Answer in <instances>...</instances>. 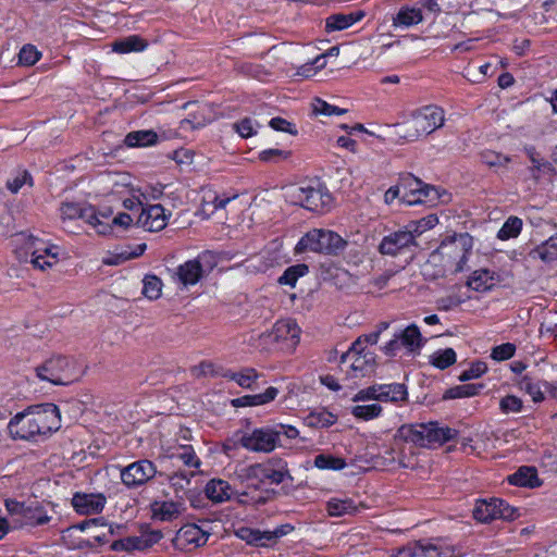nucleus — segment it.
<instances>
[{"mask_svg": "<svg viewBox=\"0 0 557 557\" xmlns=\"http://www.w3.org/2000/svg\"><path fill=\"white\" fill-rule=\"evenodd\" d=\"M472 248L473 238L468 233L446 237L430 253L424 265V274L436 278L463 271Z\"/></svg>", "mask_w": 557, "mask_h": 557, "instance_id": "nucleus-1", "label": "nucleus"}, {"mask_svg": "<svg viewBox=\"0 0 557 557\" xmlns=\"http://www.w3.org/2000/svg\"><path fill=\"white\" fill-rule=\"evenodd\" d=\"M15 245L17 259L21 262L30 263L35 270L39 271L52 269L63 256L61 247L33 235H17Z\"/></svg>", "mask_w": 557, "mask_h": 557, "instance_id": "nucleus-2", "label": "nucleus"}, {"mask_svg": "<svg viewBox=\"0 0 557 557\" xmlns=\"http://www.w3.org/2000/svg\"><path fill=\"white\" fill-rule=\"evenodd\" d=\"M444 123V110L436 106H426L413 112L410 119L398 125V134L403 138L413 141L434 133Z\"/></svg>", "mask_w": 557, "mask_h": 557, "instance_id": "nucleus-3", "label": "nucleus"}, {"mask_svg": "<svg viewBox=\"0 0 557 557\" xmlns=\"http://www.w3.org/2000/svg\"><path fill=\"white\" fill-rule=\"evenodd\" d=\"M284 198L294 206H300L310 211H322L330 208L332 197L321 186L289 185L284 188Z\"/></svg>", "mask_w": 557, "mask_h": 557, "instance_id": "nucleus-4", "label": "nucleus"}, {"mask_svg": "<svg viewBox=\"0 0 557 557\" xmlns=\"http://www.w3.org/2000/svg\"><path fill=\"white\" fill-rule=\"evenodd\" d=\"M300 329L293 320L277 321L271 331L259 335V346L265 350L277 348L293 351L299 343Z\"/></svg>", "mask_w": 557, "mask_h": 557, "instance_id": "nucleus-5", "label": "nucleus"}, {"mask_svg": "<svg viewBox=\"0 0 557 557\" xmlns=\"http://www.w3.org/2000/svg\"><path fill=\"white\" fill-rule=\"evenodd\" d=\"M346 246V242L335 232L314 228L309 231L296 245L297 253L313 251L326 255L337 253Z\"/></svg>", "mask_w": 557, "mask_h": 557, "instance_id": "nucleus-6", "label": "nucleus"}, {"mask_svg": "<svg viewBox=\"0 0 557 557\" xmlns=\"http://www.w3.org/2000/svg\"><path fill=\"white\" fill-rule=\"evenodd\" d=\"M243 480H253L261 484H280L290 478L287 463L278 458H271L264 462L255 463L240 470Z\"/></svg>", "mask_w": 557, "mask_h": 557, "instance_id": "nucleus-7", "label": "nucleus"}, {"mask_svg": "<svg viewBox=\"0 0 557 557\" xmlns=\"http://www.w3.org/2000/svg\"><path fill=\"white\" fill-rule=\"evenodd\" d=\"M341 364L347 375L362 377L373 372L374 354L362 346V339H357L349 350L342 355Z\"/></svg>", "mask_w": 557, "mask_h": 557, "instance_id": "nucleus-8", "label": "nucleus"}, {"mask_svg": "<svg viewBox=\"0 0 557 557\" xmlns=\"http://www.w3.org/2000/svg\"><path fill=\"white\" fill-rule=\"evenodd\" d=\"M37 376L54 385H67L77 380L76 364L66 357H54L36 368Z\"/></svg>", "mask_w": 557, "mask_h": 557, "instance_id": "nucleus-9", "label": "nucleus"}, {"mask_svg": "<svg viewBox=\"0 0 557 557\" xmlns=\"http://www.w3.org/2000/svg\"><path fill=\"white\" fill-rule=\"evenodd\" d=\"M27 410L41 442L61 428V413L57 405L46 403L29 406Z\"/></svg>", "mask_w": 557, "mask_h": 557, "instance_id": "nucleus-10", "label": "nucleus"}, {"mask_svg": "<svg viewBox=\"0 0 557 557\" xmlns=\"http://www.w3.org/2000/svg\"><path fill=\"white\" fill-rule=\"evenodd\" d=\"M281 442V431L270 426L253 429L239 435L238 443L247 450L269 454Z\"/></svg>", "mask_w": 557, "mask_h": 557, "instance_id": "nucleus-11", "label": "nucleus"}, {"mask_svg": "<svg viewBox=\"0 0 557 557\" xmlns=\"http://www.w3.org/2000/svg\"><path fill=\"white\" fill-rule=\"evenodd\" d=\"M13 528L36 527L49 522L50 517L38 506H26L14 499L5 500Z\"/></svg>", "mask_w": 557, "mask_h": 557, "instance_id": "nucleus-12", "label": "nucleus"}, {"mask_svg": "<svg viewBox=\"0 0 557 557\" xmlns=\"http://www.w3.org/2000/svg\"><path fill=\"white\" fill-rule=\"evenodd\" d=\"M455 549L432 542L418 541L397 548L391 557H455Z\"/></svg>", "mask_w": 557, "mask_h": 557, "instance_id": "nucleus-13", "label": "nucleus"}, {"mask_svg": "<svg viewBox=\"0 0 557 557\" xmlns=\"http://www.w3.org/2000/svg\"><path fill=\"white\" fill-rule=\"evenodd\" d=\"M157 474V468L148 459L138 460L121 469L120 476L127 487H138L146 484Z\"/></svg>", "mask_w": 557, "mask_h": 557, "instance_id": "nucleus-14", "label": "nucleus"}, {"mask_svg": "<svg viewBox=\"0 0 557 557\" xmlns=\"http://www.w3.org/2000/svg\"><path fill=\"white\" fill-rule=\"evenodd\" d=\"M27 408L16 413L8 423V433L13 441L41 442Z\"/></svg>", "mask_w": 557, "mask_h": 557, "instance_id": "nucleus-15", "label": "nucleus"}, {"mask_svg": "<svg viewBox=\"0 0 557 557\" xmlns=\"http://www.w3.org/2000/svg\"><path fill=\"white\" fill-rule=\"evenodd\" d=\"M513 509L500 499L480 500L473 509V517L483 523L495 519H511Z\"/></svg>", "mask_w": 557, "mask_h": 557, "instance_id": "nucleus-16", "label": "nucleus"}, {"mask_svg": "<svg viewBox=\"0 0 557 557\" xmlns=\"http://www.w3.org/2000/svg\"><path fill=\"white\" fill-rule=\"evenodd\" d=\"M401 186V200L407 205H416L424 202L425 200H434L435 196H438L437 190L431 186H423L422 182L408 176L400 183Z\"/></svg>", "mask_w": 557, "mask_h": 557, "instance_id": "nucleus-17", "label": "nucleus"}, {"mask_svg": "<svg viewBox=\"0 0 557 557\" xmlns=\"http://www.w3.org/2000/svg\"><path fill=\"white\" fill-rule=\"evenodd\" d=\"M210 533L198 524H186L182 527L175 536V545L181 549L191 550L206 545Z\"/></svg>", "mask_w": 557, "mask_h": 557, "instance_id": "nucleus-18", "label": "nucleus"}, {"mask_svg": "<svg viewBox=\"0 0 557 557\" xmlns=\"http://www.w3.org/2000/svg\"><path fill=\"white\" fill-rule=\"evenodd\" d=\"M416 245L413 235L406 227L383 237L379 251L386 256H397Z\"/></svg>", "mask_w": 557, "mask_h": 557, "instance_id": "nucleus-19", "label": "nucleus"}, {"mask_svg": "<svg viewBox=\"0 0 557 557\" xmlns=\"http://www.w3.org/2000/svg\"><path fill=\"white\" fill-rule=\"evenodd\" d=\"M169 214L161 205L144 207L138 214L135 224L148 232H159L168 224Z\"/></svg>", "mask_w": 557, "mask_h": 557, "instance_id": "nucleus-20", "label": "nucleus"}, {"mask_svg": "<svg viewBox=\"0 0 557 557\" xmlns=\"http://www.w3.org/2000/svg\"><path fill=\"white\" fill-rule=\"evenodd\" d=\"M186 511L185 502L181 499H157L150 504L151 518L160 522H172Z\"/></svg>", "mask_w": 557, "mask_h": 557, "instance_id": "nucleus-21", "label": "nucleus"}, {"mask_svg": "<svg viewBox=\"0 0 557 557\" xmlns=\"http://www.w3.org/2000/svg\"><path fill=\"white\" fill-rule=\"evenodd\" d=\"M285 532L283 528H277L273 531H260L247 527H242L236 531V535L245 541L247 544L255 546H267L271 542H275L283 536Z\"/></svg>", "mask_w": 557, "mask_h": 557, "instance_id": "nucleus-22", "label": "nucleus"}, {"mask_svg": "<svg viewBox=\"0 0 557 557\" xmlns=\"http://www.w3.org/2000/svg\"><path fill=\"white\" fill-rule=\"evenodd\" d=\"M107 503L102 494H82L73 496L72 505L81 515H95L100 512Z\"/></svg>", "mask_w": 557, "mask_h": 557, "instance_id": "nucleus-23", "label": "nucleus"}, {"mask_svg": "<svg viewBox=\"0 0 557 557\" xmlns=\"http://www.w3.org/2000/svg\"><path fill=\"white\" fill-rule=\"evenodd\" d=\"M111 212H97L94 207H86L83 219L99 235H109L112 233V225L108 222Z\"/></svg>", "mask_w": 557, "mask_h": 557, "instance_id": "nucleus-24", "label": "nucleus"}, {"mask_svg": "<svg viewBox=\"0 0 557 557\" xmlns=\"http://www.w3.org/2000/svg\"><path fill=\"white\" fill-rule=\"evenodd\" d=\"M426 423L405 424L397 430L396 437L421 447H426Z\"/></svg>", "mask_w": 557, "mask_h": 557, "instance_id": "nucleus-25", "label": "nucleus"}, {"mask_svg": "<svg viewBox=\"0 0 557 557\" xmlns=\"http://www.w3.org/2000/svg\"><path fill=\"white\" fill-rule=\"evenodd\" d=\"M101 182L104 184L108 193L121 197L126 196L127 190L134 186L131 177L125 173H108L101 177Z\"/></svg>", "mask_w": 557, "mask_h": 557, "instance_id": "nucleus-26", "label": "nucleus"}, {"mask_svg": "<svg viewBox=\"0 0 557 557\" xmlns=\"http://www.w3.org/2000/svg\"><path fill=\"white\" fill-rule=\"evenodd\" d=\"M202 274L203 269L199 259L188 260L176 270L178 281L185 286L198 283Z\"/></svg>", "mask_w": 557, "mask_h": 557, "instance_id": "nucleus-27", "label": "nucleus"}, {"mask_svg": "<svg viewBox=\"0 0 557 557\" xmlns=\"http://www.w3.org/2000/svg\"><path fill=\"white\" fill-rule=\"evenodd\" d=\"M194 471H177L171 475H168L170 487L173 490L175 498L184 502L191 488V479L194 478Z\"/></svg>", "mask_w": 557, "mask_h": 557, "instance_id": "nucleus-28", "label": "nucleus"}, {"mask_svg": "<svg viewBox=\"0 0 557 557\" xmlns=\"http://www.w3.org/2000/svg\"><path fill=\"white\" fill-rule=\"evenodd\" d=\"M237 195L232 197L220 196L216 191L208 189L202 196L201 212L206 216L212 215L218 209H224L226 205L237 199Z\"/></svg>", "mask_w": 557, "mask_h": 557, "instance_id": "nucleus-29", "label": "nucleus"}, {"mask_svg": "<svg viewBox=\"0 0 557 557\" xmlns=\"http://www.w3.org/2000/svg\"><path fill=\"white\" fill-rule=\"evenodd\" d=\"M426 447L432 445H443L457 435V431L443 426L438 422L426 423Z\"/></svg>", "mask_w": 557, "mask_h": 557, "instance_id": "nucleus-30", "label": "nucleus"}, {"mask_svg": "<svg viewBox=\"0 0 557 557\" xmlns=\"http://www.w3.org/2000/svg\"><path fill=\"white\" fill-rule=\"evenodd\" d=\"M206 495L214 503L228 500L234 491L228 482L221 479H213L208 482L205 488Z\"/></svg>", "mask_w": 557, "mask_h": 557, "instance_id": "nucleus-31", "label": "nucleus"}, {"mask_svg": "<svg viewBox=\"0 0 557 557\" xmlns=\"http://www.w3.org/2000/svg\"><path fill=\"white\" fill-rule=\"evenodd\" d=\"M364 16L362 11H356L348 14H334L326 18L325 28L327 32H336L348 28Z\"/></svg>", "mask_w": 557, "mask_h": 557, "instance_id": "nucleus-32", "label": "nucleus"}, {"mask_svg": "<svg viewBox=\"0 0 557 557\" xmlns=\"http://www.w3.org/2000/svg\"><path fill=\"white\" fill-rule=\"evenodd\" d=\"M148 42L138 35L117 39L111 44L112 51L116 53L140 52L146 50Z\"/></svg>", "mask_w": 557, "mask_h": 557, "instance_id": "nucleus-33", "label": "nucleus"}, {"mask_svg": "<svg viewBox=\"0 0 557 557\" xmlns=\"http://www.w3.org/2000/svg\"><path fill=\"white\" fill-rule=\"evenodd\" d=\"M423 21V14L421 9L403 7L398 13L393 17V26L398 27H411L420 24Z\"/></svg>", "mask_w": 557, "mask_h": 557, "instance_id": "nucleus-34", "label": "nucleus"}, {"mask_svg": "<svg viewBox=\"0 0 557 557\" xmlns=\"http://www.w3.org/2000/svg\"><path fill=\"white\" fill-rule=\"evenodd\" d=\"M278 389L274 386H270L264 393L246 395L233 400L234 406H261L265 405L276 398Z\"/></svg>", "mask_w": 557, "mask_h": 557, "instance_id": "nucleus-35", "label": "nucleus"}, {"mask_svg": "<svg viewBox=\"0 0 557 557\" xmlns=\"http://www.w3.org/2000/svg\"><path fill=\"white\" fill-rule=\"evenodd\" d=\"M527 153L531 161L530 172L534 180L552 176L554 172L553 165L548 161L541 159L534 148H528Z\"/></svg>", "mask_w": 557, "mask_h": 557, "instance_id": "nucleus-36", "label": "nucleus"}, {"mask_svg": "<svg viewBox=\"0 0 557 557\" xmlns=\"http://www.w3.org/2000/svg\"><path fill=\"white\" fill-rule=\"evenodd\" d=\"M400 346H404L409 351H417L421 348L423 339L419 327L416 324H410L397 336Z\"/></svg>", "mask_w": 557, "mask_h": 557, "instance_id": "nucleus-37", "label": "nucleus"}, {"mask_svg": "<svg viewBox=\"0 0 557 557\" xmlns=\"http://www.w3.org/2000/svg\"><path fill=\"white\" fill-rule=\"evenodd\" d=\"M467 284L473 290L486 292L495 285V278L488 270L481 269L471 274Z\"/></svg>", "mask_w": 557, "mask_h": 557, "instance_id": "nucleus-38", "label": "nucleus"}, {"mask_svg": "<svg viewBox=\"0 0 557 557\" xmlns=\"http://www.w3.org/2000/svg\"><path fill=\"white\" fill-rule=\"evenodd\" d=\"M85 208L77 202L64 201L60 205L59 213L64 228H70L71 223L76 219H83Z\"/></svg>", "mask_w": 557, "mask_h": 557, "instance_id": "nucleus-39", "label": "nucleus"}, {"mask_svg": "<svg viewBox=\"0 0 557 557\" xmlns=\"http://www.w3.org/2000/svg\"><path fill=\"white\" fill-rule=\"evenodd\" d=\"M509 482L518 486L535 487L540 485L537 472L533 467H521L516 473L509 476Z\"/></svg>", "mask_w": 557, "mask_h": 557, "instance_id": "nucleus-40", "label": "nucleus"}, {"mask_svg": "<svg viewBox=\"0 0 557 557\" xmlns=\"http://www.w3.org/2000/svg\"><path fill=\"white\" fill-rule=\"evenodd\" d=\"M226 377L236 382L240 387L256 389L260 374L252 368H245L238 372L227 374Z\"/></svg>", "mask_w": 557, "mask_h": 557, "instance_id": "nucleus-41", "label": "nucleus"}, {"mask_svg": "<svg viewBox=\"0 0 557 557\" xmlns=\"http://www.w3.org/2000/svg\"><path fill=\"white\" fill-rule=\"evenodd\" d=\"M530 258L533 260H542L550 262L557 259V238H549L544 244L537 246L530 251Z\"/></svg>", "mask_w": 557, "mask_h": 557, "instance_id": "nucleus-42", "label": "nucleus"}, {"mask_svg": "<svg viewBox=\"0 0 557 557\" xmlns=\"http://www.w3.org/2000/svg\"><path fill=\"white\" fill-rule=\"evenodd\" d=\"M379 399L381 401H401L407 397V391L403 384L377 385Z\"/></svg>", "mask_w": 557, "mask_h": 557, "instance_id": "nucleus-43", "label": "nucleus"}, {"mask_svg": "<svg viewBox=\"0 0 557 557\" xmlns=\"http://www.w3.org/2000/svg\"><path fill=\"white\" fill-rule=\"evenodd\" d=\"M158 135L152 131H136L126 135L124 143L128 147H146L157 143Z\"/></svg>", "mask_w": 557, "mask_h": 557, "instance_id": "nucleus-44", "label": "nucleus"}, {"mask_svg": "<svg viewBox=\"0 0 557 557\" xmlns=\"http://www.w3.org/2000/svg\"><path fill=\"white\" fill-rule=\"evenodd\" d=\"M337 416L326 409H319L306 418V422L312 428H329L336 423Z\"/></svg>", "mask_w": 557, "mask_h": 557, "instance_id": "nucleus-45", "label": "nucleus"}, {"mask_svg": "<svg viewBox=\"0 0 557 557\" xmlns=\"http://www.w3.org/2000/svg\"><path fill=\"white\" fill-rule=\"evenodd\" d=\"M327 512L333 517H341L345 515H351L357 511V506L352 503L351 499L345 498H332L327 503Z\"/></svg>", "mask_w": 557, "mask_h": 557, "instance_id": "nucleus-46", "label": "nucleus"}, {"mask_svg": "<svg viewBox=\"0 0 557 557\" xmlns=\"http://www.w3.org/2000/svg\"><path fill=\"white\" fill-rule=\"evenodd\" d=\"M325 65L326 54H320L315 57L313 61L300 65L296 71V75L304 78H311L314 77L320 70L324 69Z\"/></svg>", "mask_w": 557, "mask_h": 557, "instance_id": "nucleus-47", "label": "nucleus"}, {"mask_svg": "<svg viewBox=\"0 0 557 557\" xmlns=\"http://www.w3.org/2000/svg\"><path fill=\"white\" fill-rule=\"evenodd\" d=\"M522 230V220L518 216H510L497 233V237L502 240L516 238Z\"/></svg>", "mask_w": 557, "mask_h": 557, "instance_id": "nucleus-48", "label": "nucleus"}, {"mask_svg": "<svg viewBox=\"0 0 557 557\" xmlns=\"http://www.w3.org/2000/svg\"><path fill=\"white\" fill-rule=\"evenodd\" d=\"M438 223V219L434 214H430L421 220L411 221L406 225V228L410 231L411 235H413V239L417 236H420L424 232L433 228Z\"/></svg>", "mask_w": 557, "mask_h": 557, "instance_id": "nucleus-49", "label": "nucleus"}, {"mask_svg": "<svg viewBox=\"0 0 557 557\" xmlns=\"http://www.w3.org/2000/svg\"><path fill=\"white\" fill-rule=\"evenodd\" d=\"M430 358L431 364L444 370L456 362V352L453 348H446L433 352Z\"/></svg>", "mask_w": 557, "mask_h": 557, "instance_id": "nucleus-50", "label": "nucleus"}, {"mask_svg": "<svg viewBox=\"0 0 557 557\" xmlns=\"http://www.w3.org/2000/svg\"><path fill=\"white\" fill-rule=\"evenodd\" d=\"M143 294L150 300H156L162 295L163 284L156 275H146L144 281Z\"/></svg>", "mask_w": 557, "mask_h": 557, "instance_id": "nucleus-51", "label": "nucleus"}, {"mask_svg": "<svg viewBox=\"0 0 557 557\" xmlns=\"http://www.w3.org/2000/svg\"><path fill=\"white\" fill-rule=\"evenodd\" d=\"M314 466L323 470H342L346 467V461L343 458L321 454L314 458Z\"/></svg>", "mask_w": 557, "mask_h": 557, "instance_id": "nucleus-52", "label": "nucleus"}, {"mask_svg": "<svg viewBox=\"0 0 557 557\" xmlns=\"http://www.w3.org/2000/svg\"><path fill=\"white\" fill-rule=\"evenodd\" d=\"M171 457L181 459L187 467L198 468L200 466L199 458L195 455L193 447L188 445H181L171 453Z\"/></svg>", "mask_w": 557, "mask_h": 557, "instance_id": "nucleus-53", "label": "nucleus"}, {"mask_svg": "<svg viewBox=\"0 0 557 557\" xmlns=\"http://www.w3.org/2000/svg\"><path fill=\"white\" fill-rule=\"evenodd\" d=\"M308 272V267L306 264H297L294 267H289L285 270L282 276H280L278 282L281 284L289 285L292 287L295 286L297 280L304 276Z\"/></svg>", "mask_w": 557, "mask_h": 557, "instance_id": "nucleus-54", "label": "nucleus"}, {"mask_svg": "<svg viewBox=\"0 0 557 557\" xmlns=\"http://www.w3.org/2000/svg\"><path fill=\"white\" fill-rule=\"evenodd\" d=\"M382 412V407L377 404L358 405L351 408V413L362 420H371L377 418Z\"/></svg>", "mask_w": 557, "mask_h": 557, "instance_id": "nucleus-55", "label": "nucleus"}, {"mask_svg": "<svg viewBox=\"0 0 557 557\" xmlns=\"http://www.w3.org/2000/svg\"><path fill=\"white\" fill-rule=\"evenodd\" d=\"M123 199V207L127 210H135V209H141L143 202L146 199L144 193L139 189L133 186L129 190H127L126 196Z\"/></svg>", "mask_w": 557, "mask_h": 557, "instance_id": "nucleus-56", "label": "nucleus"}, {"mask_svg": "<svg viewBox=\"0 0 557 557\" xmlns=\"http://www.w3.org/2000/svg\"><path fill=\"white\" fill-rule=\"evenodd\" d=\"M481 160L484 164H486L490 168H495V166L504 168L510 162L509 157L504 156V154L498 153L493 150L483 151L481 153Z\"/></svg>", "mask_w": 557, "mask_h": 557, "instance_id": "nucleus-57", "label": "nucleus"}, {"mask_svg": "<svg viewBox=\"0 0 557 557\" xmlns=\"http://www.w3.org/2000/svg\"><path fill=\"white\" fill-rule=\"evenodd\" d=\"M312 110L315 114H322V115H342L347 112L346 109H341L335 106L329 104L326 101L315 98L312 102Z\"/></svg>", "mask_w": 557, "mask_h": 557, "instance_id": "nucleus-58", "label": "nucleus"}, {"mask_svg": "<svg viewBox=\"0 0 557 557\" xmlns=\"http://www.w3.org/2000/svg\"><path fill=\"white\" fill-rule=\"evenodd\" d=\"M478 393V389L474 385H461L450 388L445 392V399H456L462 397L474 396Z\"/></svg>", "mask_w": 557, "mask_h": 557, "instance_id": "nucleus-59", "label": "nucleus"}, {"mask_svg": "<svg viewBox=\"0 0 557 557\" xmlns=\"http://www.w3.org/2000/svg\"><path fill=\"white\" fill-rule=\"evenodd\" d=\"M522 406V400L513 395H508L499 401V408L504 413H518Z\"/></svg>", "mask_w": 557, "mask_h": 557, "instance_id": "nucleus-60", "label": "nucleus"}, {"mask_svg": "<svg viewBox=\"0 0 557 557\" xmlns=\"http://www.w3.org/2000/svg\"><path fill=\"white\" fill-rule=\"evenodd\" d=\"M39 57L40 52L34 46L27 45L21 49L18 60L21 64L30 66L39 60Z\"/></svg>", "mask_w": 557, "mask_h": 557, "instance_id": "nucleus-61", "label": "nucleus"}, {"mask_svg": "<svg viewBox=\"0 0 557 557\" xmlns=\"http://www.w3.org/2000/svg\"><path fill=\"white\" fill-rule=\"evenodd\" d=\"M374 463L383 468H395L396 465L406 466L401 460L395 458L394 450L391 448L385 449L384 454L376 456Z\"/></svg>", "mask_w": 557, "mask_h": 557, "instance_id": "nucleus-62", "label": "nucleus"}, {"mask_svg": "<svg viewBox=\"0 0 557 557\" xmlns=\"http://www.w3.org/2000/svg\"><path fill=\"white\" fill-rule=\"evenodd\" d=\"M258 126L250 117H245L234 124L235 131L243 137L248 138L257 133L256 127Z\"/></svg>", "mask_w": 557, "mask_h": 557, "instance_id": "nucleus-63", "label": "nucleus"}, {"mask_svg": "<svg viewBox=\"0 0 557 557\" xmlns=\"http://www.w3.org/2000/svg\"><path fill=\"white\" fill-rule=\"evenodd\" d=\"M516 347L510 343L502 344L496 346L492 350V358L497 361H504L510 359L515 354Z\"/></svg>", "mask_w": 557, "mask_h": 557, "instance_id": "nucleus-64", "label": "nucleus"}]
</instances>
